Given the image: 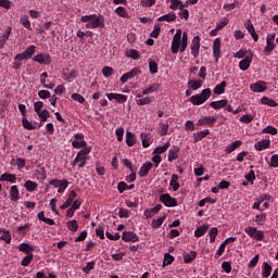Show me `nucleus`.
I'll return each instance as SVG.
<instances>
[{"label":"nucleus","mask_w":278,"mask_h":278,"mask_svg":"<svg viewBox=\"0 0 278 278\" xmlns=\"http://www.w3.org/2000/svg\"><path fill=\"white\" fill-rule=\"evenodd\" d=\"M81 23H87L85 25L86 29H97L105 27V17L103 15H97V14H91V15H84L80 17Z\"/></svg>","instance_id":"nucleus-1"},{"label":"nucleus","mask_w":278,"mask_h":278,"mask_svg":"<svg viewBox=\"0 0 278 278\" xmlns=\"http://www.w3.org/2000/svg\"><path fill=\"white\" fill-rule=\"evenodd\" d=\"M212 97V89H203L201 93L194 94L190 98L192 105H203L207 99Z\"/></svg>","instance_id":"nucleus-2"},{"label":"nucleus","mask_w":278,"mask_h":278,"mask_svg":"<svg viewBox=\"0 0 278 278\" xmlns=\"http://www.w3.org/2000/svg\"><path fill=\"white\" fill-rule=\"evenodd\" d=\"M244 231L252 240H256V242L264 240V231L257 230L256 227L248 226L244 228Z\"/></svg>","instance_id":"nucleus-3"},{"label":"nucleus","mask_w":278,"mask_h":278,"mask_svg":"<svg viewBox=\"0 0 278 278\" xmlns=\"http://www.w3.org/2000/svg\"><path fill=\"white\" fill-rule=\"evenodd\" d=\"M36 53V46H28L22 53L16 54L15 60L23 62V60H29Z\"/></svg>","instance_id":"nucleus-4"},{"label":"nucleus","mask_w":278,"mask_h":278,"mask_svg":"<svg viewBox=\"0 0 278 278\" xmlns=\"http://www.w3.org/2000/svg\"><path fill=\"white\" fill-rule=\"evenodd\" d=\"M181 46V29H177L172 41V53H179Z\"/></svg>","instance_id":"nucleus-5"},{"label":"nucleus","mask_w":278,"mask_h":278,"mask_svg":"<svg viewBox=\"0 0 278 278\" xmlns=\"http://www.w3.org/2000/svg\"><path fill=\"white\" fill-rule=\"evenodd\" d=\"M88 143L84 141V134L77 132L74 135V140L72 141V147L74 149H84V147H87Z\"/></svg>","instance_id":"nucleus-6"},{"label":"nucleus","mask_w":278,"mask_h":278,"mask_svg":"<svg viewBox=\"0 0 278 278\" xmlns=\"http://www.w3.org/2000/svg\"><path fill=\"white\" fill-rule=\"evenodd\" d=\"M160 201H162L165 207H177V199L170 197L168 193L161 194Z\"/></svg>","instance_id":"nucleus-7"},{"label":"nucleus","mask_w":278,"mask_h":278,"mask_svg":"<svg viewBox=\"0 0 278 278\" xmlns=\"http://www.w3.org/2000/svg\"><path fill=\"white\" fill-rule=\"evenodd\" d=\"M275 50V33L268 34L266 37V46H265V53L266 55H270Z\"/></svg>","instance_id":"nucleus-8"},{"label":"nucleus","mask_w":278,"mask_h":278,"mask_svg":"<svg viewBox=\"0 0 278 278\" xmlns=\"http://www.w3.org/2000/svg\"><path fill=\"white\" fill-rule=\"evenodd\" d=\"M140 73H142V71L139 67H134L130 72L125 73L119 81H122V84H127V81H129V79H134V77H137V75H140Z\"/></svg>","instance_id":"nucleus-9"},{"label":"nucleus","mask_w":278,"mask_h":278,"mask_svg":"<svg viewBox=\"0 0 278 278\" xmlns=\"http://www.w3.org/2000/svg\"><path fill=\"white\" fill-rule=\"evenodd\" d=\"M191 55L193 58H199V50L201 49V38L199 36H194L190 46Z\"/></svg>","instance_id":"nucleus-10"},{"label":"nucleus","mask_w":278,"mask_h":278,"mask_svg":"<svg viewBox=\"0 0 278 278\" xmlns=\"http://www.w3.org/2000/svg\"><path fill=\"white\" fill-rule=\"evenodd\" d=\"M251 62H253V54H252V52L247 54L244 56V59L239 62L240 71H249V68L251 67Z\"/></svg>","instance_id":"nucleus-11"},{"label":"nucleus","mask_w":278,"mask_h":278,"mask_svg":"<svg viewBox=\"0 0 278 278\" xmlns=\"http://www.w3.org/2000/svg\"><path fill=\"white\" fill-rule=\"evenodd\" d=\"M109 101H117V103H127V96L123 93H105Z\"/></svg>","instance_id":"nucleus-12"},{"label":"nucleus","mask_w":278,"mask_h":278,"mask_svg":"<svg viewBox=\"0 0 278 278\" xmlns=\"http://www.w3.org/2000/svg\"><path fill=\"white\" fill-rule=\"evenodd\" d=\"M33 60L34 62H38V64H45V65L51 64V55L49 54L39 53V54H36L33 58Z\"/></svg>","instance_id":"nucleus-13"},{"label":"nucleus","mask_w":278,"mask_h":278,"mask_svg":"<svg viewBox=\"0 0 278 278\" xmlns=\"http://www.w3.org/2000/svg\"><path fill=\"white\" fill-rule=\"evenodd\" d=\"M220 38H216L213 42V55L215 58V62H218L220 60Z\"/></svg>","instance_id":"nucleus-14"},{"label":"nucleus","mask_w":278,"mask_h":278,"mask_svg":"<svg viewBox=\"0 0 278 278\" xmlns=\"http://www.w3.org/2000/svg\"><path fill=\"white\" fill-rule=\"evenodd\" d=\"M88 160H89L88 156H85L84 154L79 155V152H78L73 162V166H77V164H78V168H84V166H86V162H88Z\"/></svg>","instance_id":"nucleus-15"},{"label":"nucleus","mask_w":278,"mask_h":278,"mask_svg":"<svg viewBox=\"0 0 278 278\" xmlns=\"http://www.w3.org/2000/svg\"><path fill=\"white\" fill-rule=\"evenodd\" d=\"M122 240H124V242H138L139 238L138 235H136V232L124 231Z\"/></svg>","instance_id":"nucleus-16"},{"label":"nucleus","mask_w":278,"mask_h":278,"mask_svg":"<svg viewBox=\"0 0 278 278\" xmlns=\"http://www.w3.org/2000/svg\"><path fill=\"white\" fill-rule=\"evenodd\" d=\"M216 121L217 118L214 116H205L198 121V125H207L208 127H214V124L216 123Z\"/></svg>","instance_id":"nucleus-17"},{"label":"nucleus","mask_w":278,"mask_h":278,"mask_svg":"<svg viewBox=\"0 0 278 278\" xmlns=\"http://www.w3.org/2000/svg\"><path fill=\"white\" fill-rule=\"evenodd\" d=\"M250 89L252 90V92H264L266 91L267 87H266V83L264 81H257L255 84H252L250 86Z\"/></svg>","instance_id":"nucleus-18"},{"label":"nucleus","mask_w":278,"mask_h":278,"mask_svg":"<svg viewBox=\"0 0 278 278\" xmlns=\"http://www.w3.org/2000/svg\"><path fill=\"white\" fill-rule=\"evenodd\" d=\"M270 147V140L269 139H262L261 141L256 142L254 144V149L256 151H264Z\"/></svg>","instance_id":"nucleus-19"},{"label":"nucleus","mask_w":278,"mask_h":278,"mask_svg":"<svg viewBox=\"0 0 278 278\" xmlns=\"http://www.w3.org/2000/svg\"><path fill=\"white\" fill-rule=\"evenodd\" d=\"M153 168V163L146 162L139 169V177H147L149 175V170Z\"/></svg>","instance_id":"nucleus-20"},{"label":"nucleus","mask_w":278,"mask_h":278,"mask_svg":"<svg viewBox=\"0 0 278 278\" xmlns=\"http://www.w3.org/2000/svg\"><path fill=\"white\" fill-rule=\"evenodd\" d=\"M160 210H162V204H157L152 208L146 210L143 216H146V218H153L154 214H157Z\"/></svg>","instance_id":"nucleus-21"},{"label":"nucleus","mask_w":278,"mask_h":278,"mask_svg":"<svg viewBox=\"0 0 278 278\" xmlns=\"http://www.w3.org/2000/svg\"><path fill=\"white\" fill-rule=\"evenodd\" d=\"M205 136H210V129H204L193 134V142H201Z\"/></svg>","instance_id":"nucleus-22"},{"label":"nucleus","mask_w":278,"mask_h":278,"mask_svg":"<svg viewBox=\"0 0 278 278\" xmlns=\"http://www.w3.org/2000/svg\"><path fill=\"white\" fill-rule=\"evenodd\" d=\"M49 184L54 188H60V186H62L63 188H68V180L66 179H51Z\"/></svg>","instance_id":"nucleus-23"},{"label":"nucleus","mask_w":278,"mask_h":278,"mask_svg":"<svg viewBox=\"0 0 278 278\" xmlns=\"http://www.w3.org/2000/svg\"><path fill=\"white\" fill-rule=\"evenodd\" d=\"M185 264H192L197 260V251H191L189 253L182 254Z\"/></svg>","instance_id":"nucleus-24"},{"label":"nucleus","mask_w":278,"mask_h":278,"mask_svg":"<svg viewBox=\"0 0 278 278\" xmlns=\"http://www.w3.org/2000/svg\"><path fill=\"white\" fill-rule=\"evenodd\" d=\"M177 157H179V147L173 146L168 153V162H174Z\"/></svg>","instance_id":"nucleus-25"},{"label":"nucleus","mask_w":278,"mask_h":278,"mask_svg":"<svg viewBox=\"0 0 278 278\" xmlns=\"http://www.w3.org/2000/svg\"><path fill=\"white\" fill-rule=\"evenodd\" d=\"M177 20V14L175 12H169L168 14L162 15L157 18V21H165L166 23H173V21Z\"/></svg>","instance_id":"nucleus-26"},{"label":"nucleus","mask_w":278,"mask_h":278,"mask_svg":"<svg viewBox=\"0 0 278 278\" xmlns=\"http://www.w3.org/2000/svg\"><path fill=\"white\" fill-rule=\"evenodd\" d=\"M0 181H9L10 184H16V174H2L0 176Z\"/></svg>","instance_id":"nucleus-27"},{"label":"nucleus","mask_w":278,"mask_h":278,"mask_svg":"<svg viewBox=\"0 0 278 278\" xmlns=\"http://www.w3.org/2000/svg\"><path fill=\"white\" fill-rule=\"evenodd\" d=\"M10 34H12V28L8 27L7 30L0 37V49H3V46L5 45V42H8Z\"/></svg>","instance_id":"nucleus-28"},{"label":"nucleus","mask_w":278,"mask_h":278,"mask_svg":"<svg viewBox=\"0 0 278 278\" xmlns=\"http://www.w3.org/2000/svg\"><path fill=\"white\" fill-rule=\"evenodd\" d=\"M136 103L137 105H149V103H151V98L142 97V94L139 93L136 96Z\"/></svg>","instance_id":"nucleus-29"},{"label":"nucleus","mask_w":278,"mask_h":278,"mask_svg":"<svg viewBox=\"0 0 278 278\" xmlns=\"http://www.w3.org/2000/svg\"><path fill=\"white\" fill-rule=\"evenodd\" d=\"M21 192L18 191V187L16 185L12 186L10 189L11 201H18L21 199Z\"/></svg>","instance_id":"nucleus-30"},{"label":"nucleus","mask_w":278,"mask_h":278,"mask_svg":"<svg viewBox=\"0 0 278 278\" xmlns=\"http://www.w3.org/2000/svg\"><path fill=\"white\" fill-rule=\"evenodd\" d=\"M179 176L176 174L172 175L169 186L173 188L174 192H177L179 190Z\"/></svg>","instance_id":"nucleus-31"},{"label":"nucleus","mask_w":278,"mask_h":278,"mask_svg":"<svg viewBox=\"0 0 278 278\" xmlns=\"http://www.w3.org/2000/svg\"><path fill=\"white\" fill-rule=\"evenodd\" d=\"M207 229H210L208 225H202V226L198 227L194 231L195 238H201V237L205 236V233L207 232Z\"/></svg>","instance_id":"nucleus-32"},{"label":"nucleus","mask_w":278,"mask_h":278,"mask_svg":"<svg viewBox=\"0 0 278 278\" xmlns=\"http://www.w3.org/2000/svg\"><path fill=\"white\" fill-rule=\"evenodd\" d=\"M126 144L127 147H134L136 144V134L131 131L126 132Z\"/></svg>","instance_id":"nucleus-33"},{"label":"nucleus","mask_w":278,"mask_h":278,"mask_svg":"<svg viewBox=\"0 0 278 278\" xmlns=\"http://www.w3.org/2000/svg\"><path fill=\"white\" fill-rule=\"evenodd\" d=\"M239 147H242V141L241 140L233 141L226 147V152L233 153V151H236V149H239Z\"/></svg>","instance_id":"nucleus-34"},{"label":"nucleus","mask_w":278,"mask_h":278,"mask_svg":"<svg viewBox=\"0 0 278 278\" xmlns=\"http://www.w3.org/2000/svg\"><path fill=\"white\" fill-rule=\"evenodd\" d=\"M225 88H227V81H222L220 84L216 85L213 89L214 94H224Z\"/></svg>","instance_id":"nucleus-35"},{"label":"nucleus","mask_w":278,"mask_h":278,"mask_svg":"<svg viewBox=\"0 0 278 278\" xmlns=\"http://www.w3.org/2000/svg\"><path fill=\"white\" fill-rule=\"evenodd\" d=\"M170 148V142H166L164 146L155 148L153 151V155H162V153H166L168 149Z\"/></svg>","instance_id":"nucleus-36"},{"label":"nucleus","mask_w":278,"mask_h":278,"mask_svg":"<svg viewBox=\"0 0 278 278\" xmlns=\"http://www.w3.org/2000/svg\"><path fill=\"white\" fill-rule=\"evenodd\" d=\"M161 86L160 84H152L149 88L144 89L142 91V94L143 96H147V94H153V92H157V90H160Z\"/></svg>","instance_id":"nucleus-37"},{"label":"nucleus","mask_w":278,"mask_h":278,"mask_svg":"<svg viewBox=\"0 0 278 278\" xmlns=\"http://www.w3.org/2000/svg\"><path fill=\"white\" fill-rule=\"evenodd\" d=\"M169 8L172 10H184V8H186V5H184V2L181 0H170V5Z\"/></svg>","instance_id":"nucleus-38"},{"label":"nucleus","mask_w":278,"mask_h":278,"mask_svg":"<svg viewBox=\"0 0 278 278\" xmlns=\"http://www.w3.org/2000/svg\"><path fill=\"white\" fill-rule=\"evenodd\" d=\"M273 271V266L268 263H263V271H262V277L263 278H268L270 277V273Z\"/></svg>","instance_id":"nucleus-39"},{"label":"nucleus","mask_w":278,"mask_h":278,"mask_svg":"<svg viewBox=\"0 0 278 278\" xmlns=\"http://www.w3.org/2000/svg\"><path fill=\"white\" fill-rule=\"evenodd\" d=\"M210 105L214 110H223V108H225V105H227V100L213 101L210 103Z\"/></svg>","instance_id":"nucleus-40"},{"label":"nucleus","mask_w":278,"mask_h":278,"mask_svg":"<svg viewBox=\"0 0 278 278\" xmlns=\"http://www.w3.org/2000/svg\"><path fill=\"white\" fill-rule=\"evenodd\" d=\"M180 53H184L188 49V33H184L180 39Z\"/></svg>","instance_id":"nucleus-41"},{"label":"nucleus","mask_w":278,"mask_h":278,"mask_svg":"<svg viewBox=\"0 0 278 278\" xmlns=\"http://www.w3.org/2000/svg\"><path fill=\"white\" fill-rule=\"evenodd\" d=\"M201 86H203V80H201V79L188 81V88H190L191 90H199V88H201Z\"/></svg>","instance_id":"nucleus-42"},{"label":"nucleus","mask_w":278,"mask_h":278,"mask_svg":"<svg viewBox=\"0 0 278 278\" xmlns=\"http://www.w3.org/2000/svg\"><path fill=\"white\" fill-rule=\"evenodd\" d=\"M125 55L126 58H131V60H140V53L135 49L127 50Z\"/></svg>","instance_id":"nucleus-43"},{"label":"nucleus","mask_w":278,"mask_h":278,"mask_svg":"<svg viewBox=\"0 0 278 278\" xmlns=\"http://www.w3.org/2000/svg\"><path fill=\"white\" fill-rule=\"evenodd\" d=\"M261 103L263 105H268L269 108H277V105H278V103L275 100L267 98V97L262 98Z\"/></svg>","instance_id":"nucleus-44"},{"label":"nucleus","mask_w":278,"mask_h":278,"mask_svg":"<svg viewBox=\"0 0 278 278\" xmlns=\"http://www.w3.org/2000/svg\"><path fill=\"white\" fill-rule=\"evenodd\" d=\"M18 251H22V253H31L34 251V247L29 243H21L18 247Z\"/></svg>","instance_id":"nucleus-45"},{"label":"nucleus","mask_w":278,"mask_h":278,"mask_svg":"<svg viewBox=\"0 0 278 278\" xmlns=\"http://www.w3.org/2000/svg\"><path fill=\"white\" fill-rule=\"evenodd\" d=\"M24 188L27 190V192H34L36 188H38V184L31 180H27L24 184Z\"/></svg>","instance_id":"nucleus-46"},{"label":"nucleus","mask_w":278,"mask_h":278,"mask_svg":"<svg viewBox=\"0 0 278 278\" xmlns=\"http://www.w3.org/2000/svg\"><path fill=\"white\" fill-rule=\"evenodd\" d=\"M115 14L122 18H129V13H127V10L124 7H117L115 9Z\"/></svg>","instance_id":"nucleus-47"},{"label":"nucleus","mask_w":278,"mask_h":278,"mask_svg":"<svg viewBox=\"0 0 278 278\" xmlns=\"http://www.w3.org/2000/svg\"><path fill=\"white\" fill-rule=\"evenodd\" d=\"M20 23L25 27L26 29H31V22H29V16L22 15L20 17Z\"/></svg>","instance_id":"nucleus-48"},{"label":"nucleus","mask_w":278,"mask_h":278,"mask_svg":"<svg viewBox=\"0 0 278 278\" xmlns=\"http://www.w3.org/2000/svg\"><path fill=\"white\" fill-rule=\"evenodd\" d=\"M173 262H175V256L165 253L164 254V261H163V268H165V266H170V264H173Z\"/></svg>","instance_id":"nucleus-49"},{"label":"nucleus","mask_w":278,"mask_h":278,"mask_svg":"<svg viewBox=\"0 0 278 278\" xmlns=\"http://www.w3.org/2000/svg\"><path fill=\"white\" fill-rule=\"evenodd\" d=\"M0 240H3L7 244H10L12 242V235H10V231L2 229Z\"/></svg>","instance_id":"nucleus-50"},{"label":"nucleus","mask_w":278,"mask_h":278,"mask_svg":"<svg viewBox=\"0 0 278 278\" xmlns=\"http://www.w3.org/2000/svg\"><path fill=\"white\" fill-rule=\"evenodd\" d=\"M164 220H166V216L154 219L152 222V228L153 229H160L162 227V225L164 224Z\"/></svg>","instance_id":"nucleus-51"},{"label":"nucleus","mask_w":278,"mask_h":278,"mask_svg":"<svg viewBox=\"0 0 278 278\" xmlns=\"http://www.w3.org/2000/svg\"><path fill=\"white\" fill-rule=\"evenodd\" d=\"M141 143L143 149H149V147H151V143L149 142L150 138L149 135L147 134H141Z\"/></svg>","instance_id":"nucleus-52"},{"label":"nucleus","mask_w":278,"mask_h":278,"mask_svg":"<svg viewBox=\"0 0 278 278\" xmlns=\"http://www.w3.org/2000/svg\"><path fill=\"white\" fill-rule=\"evenodd\" d=\"M210 242H216V236H218V228L212 227L208 232Z\"/></svg>","instance_id":"nucleus-53"},{"label":"nucleus","mask_w":278,"mask_h":278,"mask_svg":"<svg viewBox=\"0 0 278 278\" xmlns=\"http://www.w3.org/2000/svg\"><path fill=\"white\" fill-rule=\"evenodd\" d=\"M263 134H270V136H277L278 130L275 126H267L263 129Z\"/></svg>","instance_id":"nucleus-54"},{"label":"nucleus","mask_w":278,"mask_h":278,"mask_svg":"<svg viewBox=\"0 0 278 278\" xmlns=\"http://www.w3.org/2000/svg\"><path fill=\"white\" fill-rule=\"evenodd\" d=\"M22 125L24 129H29V130L36 129V125L31 124V122H28L26 117H23Z\"/></svg>","instance_id":"nucleus-55"},{"label":"nucleus","mask_w":278,"mask_h":278,"mask_svg":"<svg viewBox=\"0 0 278 278\" xmlns=\"http://www.w3.org/2000/svg\"><path fill=\"white\" fill-rule=\"evenodd\" d=\"M160 31H162V26L160 24H155L150 34L151 38H157L160 36Z\"/></svg>","instance_id":"nucleus-56"},{"label":"nucleus","mask_w":278,"mask_h":278,"mask_svg":"<svg viewBox=\"0 0 278 278\" xmlns=\"http://www.w3.org/2000/svg\"><path fill=\"white\" fill-rule=\"evenodd\" d=\"M67 229L70 231H77L79 229V225H77V220L73 219L67 223Z\"/></svg>","instance_id":"nucleus-57"},{"label":"nucleus","mask_w":278,"mask_h":278,"mask_svg":"<svg viewBox=\"0 0 278 278\" xmlns=\"http://www.w3.org/2000/svg\"><path fill=\"white\" fill-rule=\"evenodd\" d=\"M102 74L104 77H112V75H114V68L110 67V66H105L102 68Z\"/></svg>","instance_id":"nucleus-58"},{"label":"nucleus","mask_w":278,"mask_h":278,"mask_svg":"<svg viewBox=\"0 0 278 278\" xmlns=\"http://www.w3.org/2000/svg\"><path fill=\"white\" fill-rule=\"evenodd\" d=\"M255 223L258 225H264L266 223V213H262L255 216Z\"/></svg>","instance_id":"nucleus-59"},{"label":"nucleus","mask_w":278,"mask_h":278,"mask_svg":"<svg viewBox=\"0 0 278 278\" xmlns=\"http://www.w3.org/2000/svg\"><path fill=\"white\" fill-rule=\"evenodd\" d=\"M37 115L41 119V123H45L47 121V118H49V116H50L48 110L39 111V113H37Z\"/></svg>","instance_id":"nucleus-60"},{"label":"nucleus","mask_w":278,"mask_h":278,"mask_svg":"<svg viewBox=\"0 0 278 278\" xmlns=\"http://www.w3.org/2000/svg\"><path fill=\"white\" fill-rule=\"evenodd\" d=\"M94 261L88 262L87 265L83 267V273H86V275H88L90 270H94Z\"/></svg>","instance_id":"nucleus-61"},{"label":"nucleus","mask_w":278,"mask_h":278,"mask_svg":"<svg viewBox=\"0 0 278 278\" xmlns=\"http://www.w3.org/2000/svg\"><path fill=\"white\" fill-rule=\"evenodd\" d=\"M240 123H244V125H249V123H253V115L245 114L241 116Z\"/></svg>","instance_id":"nucleus-62"},{"label":"nucleus","mask_w":278,"mask_h":278,"mask_svg":"<svg viewBox=\"0 0 278 278\" xmlns=\"http://www.w3.org/2000/svg\"><path fill=\"white\" fill-rule=\"evenodd\" d=\"M268 164L271 168H278V154L271 155L270 162Z\"/></svg>","instance_id":"nucleus-63"},{"label":"nucleus","mask_w":278,"mask_h":278,"mask_svg":"<svg viewBox=\"0 0 278 278\" xmlns=\"http://www.w3.org/2000/svg\"><path fill=\"white\" fill-rule=\"evenodd\" d=\"M149 70L152 75H155V73H157V63L155 61H150Z\"/></svg>","instance_id":"nucleus-64"}]
</instances>
